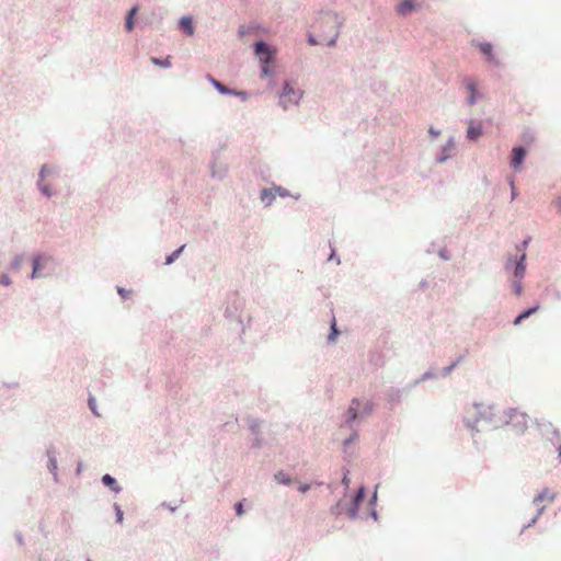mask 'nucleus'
I'll use <instances>...</instances> for the list:
<instances>
[{
    "label": "nucleus",
    "instance_id": "1",
    "mask_svg": "<svg viewBox=\"0 0 561 561\" xmlns=\"http://www.w3.org/2000/svg\"><path fill=\"white\" fill-rule=\"evenodd\" d=\"M339 16L334 13H327L317 20L314 27L319 31H323L324 34H319L317 41L312 35H309V43L311 45H334L339 36L340 27Z\"/></svg>",
    "mask_w": 561,
    "mask_h": 561
},
{
    "label": "nucleus",
    "instance_id": "2",
    "mask_svg": "<svg viewBox=\"0 0 561 561\" xmlns=\"http://www.w3.org/2000/svg\"><path fill=\"white\" fill-rule=\"evenodd\" d=\"M275 49L270 47L263 42H259L255 44V55L259 57L262 65V76H268L271 73L268 64L273 61V57L275 55Z\"/></svg>",
    "mask_w": 561,
    "mask_h": 561
},
{
    "label": "nucleus",
    "instance_id": "3",
    "mask_svg": "<svg viewBox=\"0 0 561 561\" xmlns=\"http://www.w3.org/2000/svg\"><path fill=\"white\" fill-rule=\"evenodd\" d=\"M506 424L516 433H524L528 425V417L524 412L511 409L506 412Z\"/></svg>",
    "mask_w": 561,
    "mask_h": 561
},
{
    "label": "nucleus",
    "instance_id": "4",
    "mask_svg": "<svg viewBox=\"0 0 561 561\" xmlns=\"http://www.w3.org/2000/svg\"><path fill=\"white\" fill-rule=\"evenodd\" d=\"M301 95L302 92L300 90H295L288 82H286L283 93L279 96V103L286 110L288 106L297 104Z\"/></svg>",
    "mask_w": 561,
    "mask_h": 561
},
{
    "label": "nucleus",
    "instance_id": "5",
    "mask_svg": "<svg viewBox=\"0 0 561 561\" xmlns=\"http://www.w3.org/2000/svg\"><path fill=\"white\" fill-rule=\"evenodd\" d=\"M556 499V493L549 489H543L535 499L534 503L538 507V514H541L546 505L551 504Z\"/></svg>",
    "mask_w": 561,
    "mask_h": 561
},
{
    "label": "nucleus",
    "instance_id": "6",
    "mask_svg": "<svg viewBox=\"0 0 561 561\" xmlns=\"http://www.w3.org/2000/svg\"><path fill=\"white\" fill-rule=\"evenodd\" d=\"M46 265H53V261L50 257H46V256H37V257H34L33 260V272H32V278H37V277H41L43 276V274L41 273V270L42 267L46 266Z\"/></svg>",
    "mask_w": 561,
    "mask_h": 561
},
{
    "label": "nucleus",
    "instance_id": "7",
    "mask_svg": "<svg viewBox=\"0 0 561 561\" xmlns=\"http://www.w3.org/2000/svg\"><path fill=\"white\" fill-rule=\"evenodd\" d=\"M50 173V170L47 165H43L41 173H39V182L38 186L43 194L46 196H51V191L47 184L44 183L45 178Z\"/></svg>",
    "mask_w": 561,
    "mask_h": 561
},
{
    "label": "nucleus",
    "instance_id": "8",
    "mask_svg": "<svg viewBox=\"0 0 561 561\" xmlns=\"http://www.w3.org/2000/svg\"><path fill=\"white\" fill-rule=\"evenodd\" d=\"M482 135L481 123H474L471 121L467 130V137L470 140H477Z\"/></svg>",
    "mask_w": 561,
    "mask_h": 561
},
{
    "label": "nucleus",
    "instance_id": "9",
    "mask_svg": "<svg viewBox=\"0 0 561 561\" xmlns=\"http://www.w3.org/2000/svg\"><path fill=\"white\" fill-rule=\"evenodd\" d=\"M414 3L412 0H403L401 1L397 7V12L400 15H405L410 13L412 10H414Z\"/></svg>",
    "mask_w": 561,
    "mask_h": 561
},
{
    "label": "nucleus",
    "instance_id": "10",
    "mask_svg": "<svg viewBox=\"0 0 561 561\" xmlns=\"http://www.w3.org/2000/svg\"><path fill=\"white\" fill-rule=\"evenodd\" d=\"M512 153H513L512 165L514 168H517L523 162L526 152L523 148H514Z\"/></svg>",
    "mask_w": 561,
    "mask_h": 561
},
{
    "label": "nucleus",
    "instance_id": "11",
    "mask_svg": "<svg viewBox=\"0 0 561 561\" xmlns=\"http://www.w3.org/2000/svg\"><path fill=\"white\" fill-rule=\"evenodd\" d=\"M525 259H526V254L523 253L520 255V259L519 261L516 263V266H515V270H514V276L518 279H522L525 275Z\"/></svg>",
    "mask_w": 561,
    "mask_h": 561
},
{
    "label": "nucleus",
    "instance_id": "12",
    "mask_svg": "<svg viewBox=\"0 0 561 561\" xmlns=\"http://www.w3.org/2000/svg\"><path fill=\"white\" fill-rule=\"evenodd\" d=\"M539 308H540V306H539V304H537V305H536V306H534L533 308H529V309H527V310L523 311L519 316H517V317L515 318V320H514V324H515V325L520 324V323H522V321H523L524 319H527V318H529L531 314L536 313V312L539 310Z\"/></svg>",
    "mask_w": 561,
    "mask_h": 561
},
{
    "label": "nucleus",
    "instance_id": "13",
    "mask_svg": "<svg viewBox=\"0 0 561 561\" xmlns=\"http://www.w3.org/2000/svg\"><path fill=\"white\" fill-rule=\"evenodd\" d=\"M208 80L210 81V83L215 87V89L221 93V94H230L232 93V91L230 89H228L226 85H224L221 82L217 81L215 78H213L211 76H208Z\"/></svg>",
    "mask_w": 561,
    "mask_h": 561
},
{
    "label": "nucleus",
    "instance_id": "14",
    "mask_svg": "<svg viewBox=\"0 0 561 561\" xmlns=\"http://www.w3.org/2000/svg\"><path fill=\"white\" fill-rule=\"evenodd\" d=\"M357 408H358V401L353 400L351 407L348 408V410L346 412L347 422L354 421L357 417Z\"/></svg>",
    "mask_w": 561,
    "mask_h": 561
},
{
    "label": "nucleus",
    "instance_id": "15",
    "mask_svg": "<svg viewBox=\"0 0 561 561\" xmlns=\"http://www.w3.org/2000/svg\"><path fill=\"white\" fill-rule=\"evenodd\" d=\"M180 25L188 35H193L194 27H193L191 18H187V16L182 18L180 21Z\"/></svg>",
    "mask_w": 561,
    "mask_h": 561
},
{
    "label": "nucleus",
    "instance_id": "16",
    "mask_svg": "<svg viewBox=\"0 0 561 561\" xmlns=\"http://www.w3.org/2000/svg\"><path fill=\"white\" fill-rule=\"evenodd\" d=\"M479 48H480L481 53L488 58V60H490V61L493 60V54H492L493 47L490 43H480Z\"/></svg>",
    "mask_w": 561,
    "mask_h": 561
},
{
    "label": "nucleus",
    "instance_id": "17",
    "mask_svg": "<svg viewBox=\"0 0 561 561\" xmlns=\"http://www.w3.org/2000/svg\"><path fill=\"white\" fill-rule=\"evenodd\" d=\"M102 482L104 483V485L111 488L113 491H115V492L119 491L117 482L112 476H110V474L103 476Z\"/></svg>",
    "mask_w": 561,
    "mask_h": 561
},
{
    "label": "nucleus",
    "instance_id": "18",
    "mask_svg": "<svg viewBox=\"0 0 561 561\" xmlns=\"http://www.w3.org/2000/svg\"><path fill=\"white\" fill-rule=\"evenodd\" d=\"M138 11V8L137 7H134L130 9L128 15H127V19H126V30L128 32H130L134 27V16L135 14L137 13Z\"/></svg>",
    "mask_w": 561,
    "mask_h": 561
},
{
    "label": "nucleus",
    "instance_id": "19",
    "mask_svg": "<svg viewBox=\"0 0 561 561\" xmlns=\"http://www.w3.org/2000/svg\"><path fill=\"white\" fill-rule=\"evenodd\" d=\"M467 88L470 91L469 103L473 104L476 102V89H477V85H476V83L473 81H470V82L467 83Z\"/></svg>",
    "mask_w": 561,
    "mask_h": 561
},
{
    "label": "nucleus",
    "instance_id": "20",
    "mask_svg": "<svg viewBox=\"0 0 561 561\" xmlns=\"http://www.w3.org/2000/svg\"><path fill=\"white\" fill-rule=\"evenodd\" d=\"M151 61L160 67L169 68L171 66L170 56H168L165 59L161 60L158 58H151Z\"/></svg>",
    "mask_w": 561,
    "mask_h": 561
},
{
    "label": "nucleus",
    "instance_id": "21",
    "mask_svg": "<svg viewBox=\"0 0 561 561\" xmlns=\"http://www.w3.org/2000/svg\"><path fill=\"white\" fill-rule=\"evenodd\" d=\"M337 335H339V330L336 328V321H335V319H333V321L331 323V334L329 335V340L334 341Z\"/></svg>",
    "mask_w": 561,
    "mask_h": 561
},
{
    "label": "nucleus",
    "instance_id": "22",
    "mask_svg": "<svg viewBox=\"0 0 561 561\" xmlns=\"http://www.w3.org/2000/svg\"><path fill=\"white\" fill-rule=\"evenodd\" d=\"M275 479L277 480V482L283 483V484L290 483V479L283 472H278L277 474H275Z\"/></svg>",
    "mask_w": 561,
    "mask_h": 561
},
{
    "label": "nucleus",
    "instance_id": "23",
    "mask_svg": "<svg viewBox=\"0 0 561 561\" xmlns=\"http://www.w3.org/2000/svg\"><path fill=\"white\" fill-rule=\"evenodd\" d=\"M184 249V245L180 247L178 250H175L168 259H167V264H171L180 254L181 252L183 251Z\"/></svg>",
    "mask_w": 561,
    "mask_h": 561
},
{
    "label": "nucleus",
    "instance_id": "24",
    "mask_svg": "<svg viewBox=\"0 0 561 561\" xmlns=\"http://www.w3.org/2000/svg\"><path fill=\"white\" fill-rule=\"evenodd\" d=\"M514 291L517 296L522 295L523 291V285L520 283V279H517L513 283Z\"/></svg>",
    "mask_w": 561,
    "mask_h": 561
},
{
    "label": "nucleus",
    "instance_id": "25",
    "mask_svg": "<svg viewBox=\"0 0 561 561\" xmlns=\"http://www.w3.org/2000/svg\"><path fill=\"white\" fill-rule=\"evenodd\" d=\"M22 261H23V257L22 256H16L13 262H12V268L13 270H19L21 267V264H22Z\"/></svg>",
    "mask_w": 561,
    "mask_h": 561
},
{
    "label": "nucleus",
    "instance_id": "26",
    "mask_svg": "<svg viewBox=\"0 0 561 561\" xmlns=\"http://www.w3.org/2000/svg\"><path fill=\"white\" fill-rule=\"evenodd\" d=\"M0 283L8 286L11 284V279L8 275H1Z\"/></svg>",
    "mask_w": 561,
    "mask_h": 561
},
{
    "label": "nucleus",
    "instance_id": "27",
    "mask_svg": "<svg viewBox=\"0 0 561 561\" xmlns=\"http://www.w3.org/2000/svg\"><path fill=\"white\" fill-rule=\"evenodd\" d=\"M363 496H364V489H363V488H360V489L358 490V493H357L356 497H355V503L357 504L358 502H360V501H362V499H363Z\"/></svg>",
    "mask_w": 561,
    "mask_h": 561
},
{
    "label": "nucleus",
    "instance_id": "28",
    "mask_svg": "<svg viewBox=\"0 0 561 561\" xmlns=\"http://www.w3.org/2000/svg\"><path fill=\"white\" fill-rule=\"evenodd\" d=\"M363 496H364V489H363V488H360V489L358 490V493H357L356 497H355V503L357 504L358 502H360V501H362V499H363Z\"/></svg>",
    "mask_w": 561,
    "mask_h": 561
},
{
    "label": "nucleus",
    "instance_id": "29",
    "mask_svg": "<svg viewBox=\"0 0 561 561\" xmlns=\"http://www.w3.org/2000/svg\"><path fill=\"white\" fill-rule=\"evenodd\" d=\"M89 405H90V409L96 414L99 415V413L95 411V402H94V399L93 398H90L89 399Z\"/></svg>",
    "mask_w": 561,
    "mask_h": 561
},
{
    "label": "nucleus",
    "instance_id": "30",
    "mask_svg": "<svg viewBox=\"0 0 561 561\" xmlns=\"http://www.w3.org/2000/svg\"><path fill=\"white\" fill-rule=\"evenodd\" d=\"M310 489V485L309 484H300L298 490L301 492V493H306L308 490Z\"/></svg>",
    "mask_w": 561,
    "mask_h": 561
},
{
    "label": "nucleus",
    "instance_id": "31",
    "mask_svg": "<svg viewBox=\"0 0 561 561\" xmlns=\"http://www.w3.org/2000/svg\"><path fill=\"white\" fill-rule=\"evenodd\" d=\"M236 511H237V514H238L239 516L243 514V505H242V503H238V504L236 505Z\"/></svg>",
    "mask_w": 561,
    "mask_h": 561
},
{
    "label": "nucleus",
    "instance_id": "32",
    "mask_svg": "<svg viewBox=\"0 0 561 561\" xmlns=\"http://www.w3.org/2000/svg\"><path fill=\"white\" fill-rule=\"evenodd\" d=\"M554 206L561 210V196H559L554 202H553Z\"/></svg>",
    "mask_w": 561,
    "mask_h": 561
},
{
    "label": "nucleus",
    "instance_id": "33",
    "mask_svg": "<svg viewBox=\"0 0 561 561\" xmlns=\"http://www.w3.org/2000/svg\"><path fill=\"white\" fill-rule=\"evenodd\" d=\"M117 520L121 523L123 520V512L117 508Z\"/></svg>",
    "mask_w": 561,
    "mask_h": 561
},
{
    "label": "nucleus",
    "instance_id": "34",
    "mask_svg": "<svg viewBox=\"0 0 561 561\" xmlns=\"http://www.w3.org/2000/svg\"><path fill=\"white\" fill-rule=\"evenodd\" d=\"M236 95H241L242 98H245V93L244 92H234Z\"/></svg>",
    "mask_w": 561,
    "mask_h": 561
},
{
    "label": "nucleus",
    "instance_id": "35",
    "mask_svg": "<svg viewBox=\"0 0 561 561\" xmlns=\"http://www.w3.org/2000/svg\"><path fill=\"white\" fill-rule=\"evenodd\" d=\"M267 194H268V192H267L266 190H264V191L262 192V199H264V198H265V196H266Z\"/></svg>",
    "mask_w": 561,
    "mask_h": 561
},
{
    "label": "nucleus",
    "instance_id": "36",
    "mask_svg": "<svg viewBox=\"0 0 561 561\" xmlns=\"http://www.w3.org/2000/svg\"><path fill=\"white\" fill-rule=\"evenodd\" d=\"M430 133H431L432 135H434V136H437V135H438V133H435L433 128H431V129H430Z\"/></svg>",
    "mask_w": 561,
    "mask_h": 561
},
{
    "label": "nucleus",
    "instance_id": "37",
    "mask_svg": "<svg viewBox=\"0 0 561 561\" xmlns=\"http://www.w3.org/2000/svg\"><path fill=\"white\" fill-rule=\"evenodd\" d=\"M118 293H119L121 295H125V291H123V289H118Z\"/></svg>",
    "mask_w": 561,
    "mask_h": 561
},
{
    "label": "nucleus",
    "instance_id": "38",
    "mask_svg": "<svg viewBox=\"0 0 561 561\" xmlns=\"http://www.w3.org/2000/svg\"><path fill=\"white\" fill-rule=\"evenodd\" d=\"M118 293H119L121 295H125V291H123V289H118Z\"/></svg>",
    "mask_w": 561,
    "mask_h": 561
},
{
    "label": "nucleus",
    "instance_id": "39",
    "mask_svg": "<svg viewBox=\"0 0 561 561\" xmlns=\"http://www.w3.org/2000/svg\"><path fill=\"white\" fill-rule=\"evenodd\" d=\"M559 456L561 457V447H559Z\"/></svg>",
    "mask_w": 561,
    "mask_h": 561
}]
</instances>
